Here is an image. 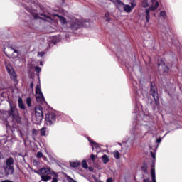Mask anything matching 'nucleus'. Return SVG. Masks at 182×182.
I'll return each instance as SVG.
<instances>
[{
    "mask_svg": "<svg viewBox=\"0 0 182 182\" xmlns=\"http://www.w3.org/2000/svg\"><path fill=\"white\" fill-rule=\"evenodd\" d=\"M134 113L137 114L139 120L136 122L135 127L131 131V136L128 139V143L137 140V139H143L146 136V133L143 132V128L140 126H147V123L151 119V117L149 112L143 110V105L139 102V97H136V105Z\"/></svg>",
    "mask_w": 182,
    "mask_h": 182,
    "instance_id": "f257e3e1",
    "label": "nucleus"
},
{
    "mask_svg": "<svg viewBox=\"0 0 182 182\" xmlns=\"http://www.w3.org/2000/svg\"><path fill=\"white\" fill-rule=\"evenodd\" d=\"M53 16L58 17V19L63 26H66L68 23H69V20L66 21V18L58 14H46V13H44L41 14H38L37 16H35L34 18L35 19H38V18H40V19H43L46 22H53Z\"/></svg>",
    "mask_w": 182,
    "mask_h": 182,
    "instance_id": "f03ea898",
    "label": "nucleus"
},
{
    "mask_svg": "<svg viewBox=\"0 0 182 182\" xmlns=\"http://www.w3.org/2000/svg\"><path fill=\"white\" fill-rule=\"evenodd\" d=\"M35 172L41 176L43 181H49V180H52V176H53V173H55L50 168H43Z\"/></svg>",
    "mask_w": 182,
    "mask_h": 182,
    "instance_id": "7ed1b4c3",
    "label": "nucleus"
},
{
    "mask_svg": "<svg viewBox=\"0 0 182 182\" xmlns=\"http://www.w3.org/2000/svg\"><path fill=\"white\" fill-rule=\"evenodd\" d=\"M112 1H113V4H117V5H119V6H123V9L124 12H126L127 14H130L133 12V9H134V8H136V6L137 5V2L136 1V0H132L131 1V6L129 4H125L121 0H112Z\"/></svg>",
    "mask_w": 182,
    "mask_h": 182,
    "instance_id": "20e7f679",
    "label": "nucleus"
},
{
    "mask_svg": "<svg viewBox=\"0 0 182 182\" xmlns=\"http://www.w3.org/2000/svg\"><path fill=\"white\" fill-rule=\"evenodd\" d=\"M141 6L142 8H149L150 11H156L159 8V1L157 0H141Z\"/></svg>",
    "mask_w": 182,
    "mask_h": 182,
    "instance_id": "39448f33",
    "label": "nucleus"
},
{
    "mask_svg": "<svg viewBox=\"0 0 182 182\" xmlns=\"http://www.w3.org/2000/svg\"><path fill=\"white\" fill-rule=\"evenodd\" d=\"M68 23L72 31H77L82 26V21L75 17H71L68 19Z\"/></svg>",
    "mask_w": 182,
    "mask_h": 182,
    "instance_id": "423d86ee",
    "label": "nucleus"
},
{
    "mask_svg": "<svg viewBox=\"0 0 182 182\" xmlns=\"http://www.w3.org/2000/svg\"><path fill=\"white\" fill-rule=\"evenodd\" d=\"M36 101L41 105L46 103L45 97H43V94L42 93V89L39 85H36Z\"/></svg>",
    "mask_w": 182,
    "mask_h": 182,
    "instance_id": "0eeeda50",
    "label": "nucleus"
},
{
    "mask_svg": "<svg viewBox=\"0 0 182 182\" xmlns=\"http://www.w3.org/2000/svg\"><path fill=\"white\" fill-rule=\"evenodd\" d=\"M6 166L4 168L5 173L7 175L14 174V158L10 157L6 160Z\"/></svg>",
    "mask_w": 182,
    "mask_h": 182,
    "instance_id": "6e6552de",
    "label": "nucleus"
},
{
    "mask_svg": "<svg viewBox=\"0 0 182 182\" xmlns=\"http://www.w3.org/2000/svg\"><path fill=\"white\" fill-rule=\"evenodd\" d=\"M5 66L8 73L10 75L11 79H12L14 82H16V73H15V71L14 70V68L12 67V65H11L9 61L5 60Z\"/></svg>",
    "mask_w": 182,
    "mask_h": 182,
    "instance_id": "1a4fd4ad",
    "label": "nucleus"
},
{
    "mask_svg": "<svg viewBox=\"0 0 182 182\" xmlns=\"http://www.w3.org/2000/svg\"><path fill=\"white\" fill-rule=\"evenodd\" d=\"M9 105L10 106V110L9 111V116H12L13 119H18L19 113L16 109V105L12 101H9Z\"/></svg>",
    "mask_w": 182,
    "mask_h": 182,
    "instance_id": "9d476101",
    "label": "nucleus"
},
{
    "mask_svg": "<svg viewBox=\"0 0 182 182\" xmlns=\"http://www.w3.org/2000/svg\"><path fill=\"white\" fill-rule=\"evenodd\" d=\"M56 123V114L52 112V113H48L46 115V124L47 126H53Z\"/></svg>",
    "mask_w": 182,
    "mask_h": 182,
    "instance_id": "9b49d317",
    "label": "nucleus"
},
{
    "mask_svg": "<svg viewBox=\"0 0 182 182\" xmlns=\"http://www.w3.org/2000/svg\"><path fill=\"white\" fill-rule=\"evenodd\" d=\"M150 93L154 99L155 104L159 105V93L157 92V87L154 85V82H151Z\"/></svg>",
    "mask_w": 182,
    "mask_h": 182,
    "instance_id": "f8f14e48",
    "label": "nucleus"
},
{
    "mask_svg": "<svg viewBox=\"0 0 182 182\" xmlns=\"http://www.w3.org/2000/svg\"><path fill=\"white\" fill-rule=\"evenodd\" d=\"M35 114L37 122H42L43 119V108L40 105H37L35 108Z\"/></svg>",
    "mask_w": 182,
    "mask_h": 182,
    "instance_id": "ddd939ff",
    "label": "nucleus"
},
{
    "mask_svg": "<svg viewBox=\"0 0 182 182\" xmlns=\"http://www.w3.org/2000/svg\"><path fill=\"white\" fill-rule=\"evenodd\" d=\"M9 56L10 58H12V59H16L18 56H19V51H18V49L14 48V47H9Z\"/></svg>",
    "mask_w": 182,
    "mask_h": 182,
    "instance_id": "4468645a",
    "label": "nucleus"
},
{
    "mask_svg": "<svg viewBox=\"0 0 182 182\" xmlns=\"http://www.w3.org/2000/svg\"><path fill=\"white\" fill-rule=\"evenodd\" d=\"M158 68L159 69H162L163 72H164V73H167L168 72V67H167V65H166V63H158Z\"/></svg>",
    "mask_w": 182,
    "mask_h": 182,
    "instance_id": "2eb2a0df",
    "label": "nucleus"
},
{
    "mask_svg": "<svg viewBox=\"0 0 182 182\" xmlns=\"http://www.w3.org/2000/svg\"><path fill=\"white\" fill-rule=\"evenodd\" d=\"M18 104L19 109H21V110H25V104H23V100L21 97L18 98Z\"/></svg>",
    "mask_w": 182,
    "mask_h": 182,
    "instance_id": "dca6fc26",
    "label": "nucleus"
},
{
    "mask_svg": "<svg viewBox=\"0 0 182 182\" xmlns=\"http://www.w3.org/2000/svg\"><path fill=\"white\" fill-rule=\"evenodd\" d=\"M40 132H41V136H48V134H49V131L46 127L41 128Z\"/></svg>",
    "mask_w": 182,
    "mask_h": 182,
    "instance_id": "f3484780",
    "label": "nucleus"
},
{
    "mask_svg": "<svg viewBox=\"0 0 182 182\" xmlns=\"http://www.w3.org/2000/svg\"><path fill=\"white\" fill-rule=\"evenodd\" d=\"M88 141L90 143L91 146H92V150H95V147L96 149H97V147H99V144H97V143H96V142L92 141V140L90 139V138H88Z\"/></svg>",
    "mask_w": 182,
    "mask_h": 182,
    "instance_id": "a211bd4d",
    "label": "nucleus"
},
{
    "mask_svg": "<svg viewBox=\"0 0 182 182\" xmlns=\"http://www.w3.org/2000/svg\"><path fill=\"white\" fill-rule=\"evenodd\" d=\"M102 161L104 164H107L109 163V156L106 154H104L102 157Z\"/></svg>",
    "mask_w": 182,
    "mask_h": 182,
    "instance_id": "6ab92c4d",
    "label": "nucleus"
},
{
    "mask_svg": "<svg viewBox=\"0 0 182 182\" xmlns=\"http://www.w3.org/2000/svg\"><path fill=\"white\" fill-rule=\"evenodd\" d=\"M146 23H150V10L146 9Z\"/></svg>",
    "mask_w": 182,
    "mask_h": 182,
    "instance_id": "aec40b11",
    "label": "nucleus"
},
{
    "mask_svg": "<svg viewBox=\"0 0 182 182\" xmlns=\"http://www.w3.org/2000/svg\"><path fill=\"white\" fill-rule=\"evenodd\" d=\"M151 176L152 178V182H156V169L151 170Z\"/></svg>",
    "mask_w": 182,
    "mask_h": 182,
    "instance_id": "412c9836",
    "label": "nucleus"
},
{
    "mask_svg": "<svg viewBox=\"0 0 182 182\" xmlns=\"http://www.w3.org/2000/svg\"><path fill=\"white\" fill-rule=\"evenodd\" d=\"M109 1L113 3V0H100V5L101 6H106V4L107 2H109Z\"/></svg>",
    "mask_w": 182,
    "mask_h": 182,
    "instance_id": "4be33fe9",
    "label": "nucleus"
},
{
    "mask_svg": "<svg viewBox=\"0 0 182 182\" xmlns=\"http://www.w3.org/2000/svg\"><path fill=\"white\" fill-rule=\"evenodd\" d=\"M52 176H53L52 182H58V178L59 177V176L58 175V173L53 172Z\"/></svg>",
    "mask_w": 182,
    "mask_h": 182,
    "instance_id": "5701e85b",
    "label": "nucleus"
},
{
    "mask_svg": "<svg viewBox=\"0 0 182 182\" xmlns=\"http://www.w3.org/2000/svg\"><path fill=\"white\" fill-rule=\"evenodd\" d=\"M114 157L117 159V160H119L120 159V153H119V151H115L113 152Z\"/></svg>",
    "mask_w": 182,
    "mask_h": 182,
    "instance_id": "b1692460",
    "label": "nucleus"
},
{
    "mask_svg": "<svg viewBox=\"0 0 182 182\" xmlns=\"http://www.w3.org/2000/svg\"><path fill=\"white\" fill-rule=\"evenodd\" d=\"M26 103L28 107H31V106H32V99H31L30 97H28L26 98Z\"/></svg>",
    "mask_w": 182,
    "mask_h": 182,
    "instance_id": "393cba45",
    "label": "nucleus"
},
{
    "mask_svg": "<svg viewBox=\"0 0 182 182\" xmlns=\"http://www.w3.org/2000/svg\"><path fill=\"white\" fill-rule=\"evenodd\" d=\"M82 167L83 168H85V170H87V168H88L89 166H87V163L86 162V160H82Z\"/></svg>",
    "mask_w": 182,
    "mask_h": 182,
    "instance_id": "a878e982",
    "label": "nucleus"
},
{
    "mask_svg": "<svg viewBox=\"0 0 182 182\" xmlns=\"http://www.w3.org/2000/svg\"><path fill=\"white\" fill-rule=\"evenodd\" d=\"M141 170L144 171V173H147V164H144L141 166Z\"/></svg>",
    "mask_w": 182,
    "mask_h": 182,
    "instance_id": "bb28decb",
    "label": "nucleus"
},
{
    "mask_svg": "<svg viewBox=\"0 0 182 182\" xmlns=\"http://www.w3.org/2000/svg\"><path fill=\"white\" fill-rule=\"evenodd\" d=\"M42 157H43V154L42 153V151H38L37 153V158L38 159H42Z\"/></svg>",
    "mask_w": 182,
    "mask_h": 182,
    "instance_id": "cd10ccee",
    "label": "nucleus"
},
{
    "mask_svg": "<svg viewBox=\"0 0 182 182\" xmlns=\"http://www.w3.org/2000/svg\"><path fill=\"white\" fill-rule=\"evenodd\" d=\"M166 15H167V14L164 11H162L160 12V16H162V18H166Z\"/></svg>",
    "mask_w": 182,
    "mask_h": 182,
    "instance_id": "c85d7f7f",
    "label": "nucleus"
},
{
    "mask_svg": "<svg viewBox=\"0 0 182 182\" xmlns=\"http://www.w3.org/2000/svg\"><path fill=\"white\" fill-rule=\"evenodd\" d=\"M44 55H45V52L41 51V52H38V53L37 56H38V58H42Z\"/></svg>",
    "mask_w": 182,
    "mask_h": 182,
    "instance_id": "c756f323",
    "label": "nucleus"
},
{
    "mask_svg": "<svg viewBox=\"0 0 182 182\" xmlns=\"http://www.w3.org/2000/svg\"><path fill=\"white\" fill-rule=\"evenodd\" d=\"M70 166L72 167H78L79 166V163H77V162H73V163L70 164Z\"/></svg>",
    "mask_w": 182,
    "mask_h": 182,
    "instance_id": "7c9ffc66",
    "label": "nucleus"
},
{
    "mask_svg": "<svg viewBox=\"0 0 182 182\" xmlns=\"http://www.w3.org/2000/svg\"><path fill=\"white\" fill-rule=\"evenodd\" d=\"M35 70L37 72V73H40L41 68L40 67H36Z\"/></svg>",
    "mask_w": 182,
    "mask_h": 182,
    "instance_id": "2f4dec72",
    "label": "nucleus"
},
{
    "mask_svg": "<svg viewBox=\"0 0 182 182\" xmlns=\"http://www.w3.org/2000/svg\"><path fill=\"white\" fill-rule=\"evenodd\" d=\"M18 136L21 139H23V134L22 133V131H18Z\"/></svg>",
    "mask_w": 182,
    "mask_h": 182,
    "instance_id": "473e14b6",
    "label": "nucleus"
},
{
    "mask_svg": "<svg viewBox=\"0 0 182 182\" xmlns=\"http://www.w3.org/2000/svg\"><path fill=\"white\" fill-rule=\"evenodd\" d=\"M90 159H92V161H95V160H96V156L94 154H91Z\"/></svg>",
    "mask_w": 182,
    "mask_h": 182,
    "instance_id": "72a5a7b5",
    "label": "nucleus"
},
{
    "mask_svg": "<svg viewBox=\"0 0 182 182\" xmlns=\"http://www.w3.org/2000/svg\"><path fill=\"white\" fill-rule=\"evenodd\" d=\"M109 13H106V14H105V18H106V21H110V18H109Z\"/></svg>",
    "mask_w": 182,
    "mask_h": 182,
    "instance_id": "f704fd0d",
    "label": "nucleus"
},
{
    "mask_svg": "<svg viewBox=\"0 0 182 182\" xmlns=\"http://www.w3.org/2000/svg\"><path fill=\"white\" fill-rule=\"evenodd\" d=\"M32 133L34 136H36V134H38V130L34 129L32 130Z\"/></svg>",
    "mask_w": 182,
    "mask_h": 182,
    "instance_id": "c9c22d12",
    "label": "nucleus"
},
{
    "mask_svg": "<svg viewBox=\"0 0 182 182\" xmlns=\"http://www.w3.org/2000/svg\"><path fill=\"white\" fill-rule=\"evenodd\" d=\"M151 154L152 159H154V160H156V154L151 151Z\"/></svg>",
    "mask_w": 182,
    "mask_h": 182,
    "instance_id": "e433bc0d",
    "label": "nucleus"
},
{
    "mask_svg": "<svg viewBox=\"0 0 182 182\" xmlns=\"http://www.w3.org/2000/svg\"><path fill=\"white\" fill-rule=\"evenodd\" d=\"M156 143H161V138H158L156 139Z\"/></svg>",
    "mask_w": 182,
    "mask_h": 182,
    "instance_id": "4c0bfd02",
    "label": "nucleus"
},
{
    "mask_svg": "<svg viewBox=\"0 0 182 182\" xmlns=\"http://www.w3.org/2000/svg\"><path fill=\"white\" fill-rule=\"evenodd\" d=\"M107 182H113V179L112 178H109L107 180Z\"/></svg>",
    "mask_w": 182,
    "mask_h": 182,
    "instance_id": "58836bf2",
    "label": "nucleus"
},
{
    "mask_svg": "<svg viewBox=\"0 0 182 182\" xmlns=\"http://www.w3.org/2000/svg\"><path fill=\"white\" fill-rule=\"evenodd\" d=\"M144 182H151L150 179L147 178V179H144Z\"/></svg>",
    "mask_w": 182,
    "mask_h": 182,
    "instance_id": "ea45409f",
    "label": "nucleus"
},
{
    "mask_svg": "<svg viewBox=\"0 0 182 182\" xmlns=\"http://www.w3.org/2000/svg\"><path fill=\"white\" fill-rule=\"evenodd\" d=\"M1 182H13V181L11 180H5V181H2Z\"/></svg>",
    "mask_w": 182,
    "mask_h": 182,
    "instance_id": "a19ab883",
    "label": "nucleus"
},
{
    "mask_svg": "<svg viewBox=\"0 0 182 182\" xmlns=\"http://www.w3.org/2000/svg\"><path fill=\"white\" fill-rule=\"evenodd\" d=\"M30 87H31V89H33V82H31V83L30 84Z\"/></svg>",
    "mask_w": 182,
    "mask_h": 182,
    "instance_id": "79ce46f5",
    "label": "nucleus"
},
{
    "mask_svg": "<svg viewBox=\"0 0 182 182\" xmlns=\"http://www.w3.org/2000/svg\"><path fill=\"white\" fill-rule=\"evenodd\" d=\"M40 65L43 66V63L42 61L40 62Z\"/></svg>",
    "mask_w": 182,
    "mask_h": 182,
    "instance_id": "37998d69",
    "label": "nucleus"
},
{
    "mask_svg": "<svg viewBox=\"0 0 182 182\" xmlns=\"http://www.w3.org/2000/svg\"><path fill=\"white\" fill-rule=\"evenodd\" d=\"M43 160H45L46 159V156H43Z\"/></svg>",
    "mask_w": 182,
    "mask_h": 182,
    "instance_id": "c03bdc74",
    "label": "nucleus"
}]
</instances>
